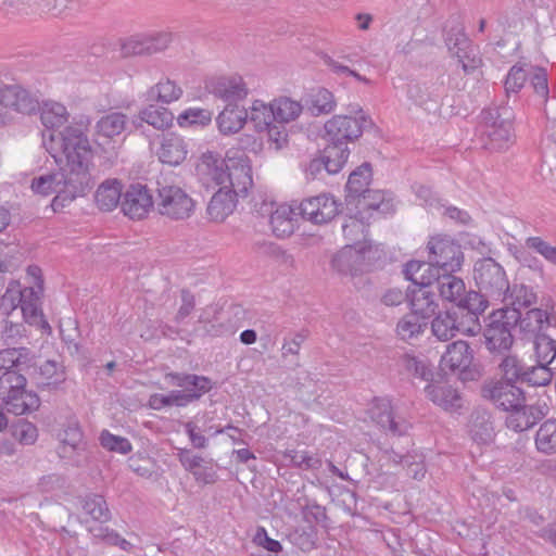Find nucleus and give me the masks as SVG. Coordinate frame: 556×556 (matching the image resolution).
Returning <instances> with one entry per match:
<instances>
[{
    "instance_id": "nucleus-1",
    "label": "nucleus",
    "mask_w": 556,
    "mask_h": 556,
    "mask_svg": "<svg viewBox=\"0 0 556 556\" xmlns=\"http://www.w3.org/2000/svg\"><path fill=\"white\" fill-rule=\"evenodd\" d=\"M90 124L89 116L80 115L58 135L50 134L51 142L58 140L65 164L59 172L34 178L31 189L41 195L56 193L52 201L54 210L84 197L94 186L91 175L93 151L86 135Z\"/></svg>"
},
{
    "instance_id": "nucleus-2",
    "label": "nucleus",
    "mask_w": 556,
    "mask_h": 556,
    "mask_svg": "<svg viewBox=\"0 0 556 556\" xmlns=\"http://www.w3.org/2000/svg\"><path fill=\"white\" fill-rule=\"evenodd\" d=\"M25 387L26 378L17 371L3 372L0 377V400L15 415L33 413L40 406L39 396Z\"/></svg>"
},
{
    "instance_id": "nucleus-3",
    "label": "nucleus",
    "mask_w": 556,
    "mask_h": 556,
    "mask_svg": "<svg viewBox=\"0 0 556 556\" xmlns=\"http://www.w3.org/2000/svg\"><path fill=\"white\" fill-rule=\"evenodd\" d=\"M473 279L481 300L485 298L498 302L501 298L505 296V291H509V282L504 268L491 257L476 262Z\"/></svg>"
},
{
    "instance_id": "nucleus-4",
    "label": "nucleus",
    "mask_w": 556,
    "mask_h": 556,
    "mask_svg": "<svg viewBox=\"0 0 556 556\" xmlns=\"http://www.w3.org/2000/svg\"><path fill=\"white\" fill-rule=\"evenodd\" d=\"M351 113L359 116L334 115L325 123V138L327 142H337L348 146L358 139L365 129L374 126L372 121L366 116L358 105L351 110Z\"/></svg>"
},
{
    "instance_id": "nucleus-5",
    "label": "nucleus",
    "mask_w": 556,
    "mask_h": 556,
    "mask_svg": "<svg viewBox=\"0 0 556 556\" xmlns=\"http://www.w3.org/2000/svg\"><path fill=\"white\" fill-rule=\"evenodd\" d=\"M157 212L172 220L188 219L195 210L194 200L178 186H163L157 190Z\"/></svg>"
},
{
    "instance_id": "nucleus-6",
    "label": "nucleus",
    "mask_w": 556,
    "mask_h": 556,
    "mask_svg": "<svg viewBox=\"0 0 556 556\" xmlns=\"http://www.w3.org/2000/svg\"><path fill=\"white\" fill-rule=\"evenodd\" d=\"M39 109V102L26 89L18 85H5L0 88V124L10 123L11 112L30 115Z\"/></svg>"
},
{
    "instance_id": "nucleus-7",
    "label": "nucleus",
    "mask_w": 556,
    "mask_h": 556,
    "mask_svg": "<svg viewBox=\"0 0 556 556\" xmlns=\"http://www.w3.org/2000/svg\"><path fill=\"white\" fill-rule=\"evenodd\" d=\"M227 189L239 195H247L253 185L252 167L249 156L241 150H229L226 153Z\"/></svg>"
},
{
    "instance_id": "nucleus-8",
    "label": "nucleus",
    "mask_w": 556,
    "mask_h": 556,
    "mask_svg": "<svg viewBox=\"0 0 556 556\" xmlns=\"http://www.w3.org/2000/svg\"><path fill=\"white\" fill-rule=\"evenodd\" d=\"M341 203L329 193L309 197L296 206L299 214L315 225H324L331 222L340 212Z\"/></svg>"
},
{
    "instance_id": "nucleus-9",
    "label": "nucleus",
    "mask_w": 556,
    "mask_h": 556,
    "mask_svg": "<svg viewBox=\"0 0 556 556\" xmlns=\"http://www.w3.org/2000/svg\"><path fill=\"white\" fill-rule=\"evenodd\" d=\"M438 290L442 299L457 303L459 307L466 309H479L481 308V295L475 291L466 292L465 282L463 279L446 274L441 277H437Z\"/></svg>"
},
{
    "instance_id": "nucleus-10",
    "label": "nucleus",
    "mask_w": 556,
    "mask_h": 556,
    "mask_svg": "<svg viewBox=\"0 0 556 556\" xmlns=\"http://www.w3.org/2000/svg\"><path fill=\"white\" fill-rule=\"evenodd\" d=\"M170 42V35L157 33L153 35H134L122 43L124 56L151 55L165 50Z\"/></svg>"
},
{
    "instance_id": "nucleus-11",
    "label": "nucleus",
    "mask_w": 556,
    "mask_h": 556,
    "mask_svg": "<svg viewBox=\"0 0 556 556\" xmlns=\"http://www.w3.org/2000/svg\"><path fill=\"white\" fill-rule=\"evenodd\" d=\"M123 213L131 219H141L153 207L150 190L140 184L130 185L121 202Z\"/></svg>"
},
{
    "instance_id": "nucleus-12",
    "label": "nucleus",
    "mask_w": 556,
    "mask_h": 556,
    "mask_svg": "<svg viewBox=\"0 0 556 556\" xmlns=\"http://www.w3.org/2000/svg\"><path fill=\"white\" fill-rule=\"evenodd\" d=\"M503 318V314L493 315L483 333L486 348L492 353L502 354L508 351L514 343L511 324Z\"/></svg>"
},
{
    "instance_id": "nucleus-13",
    "label": "nucleus",
    "mask_w": 556,
    "mask_h": 556,
    "mask_svg": "<svg viewBox=\"0 0 556 556\" xmlns=\"http://www.w3.org/2000/svg\"><path fill=\"white\" fill-rule=\"evenodd\" d=\"M482 392L484 397L505 412L525 402L522 391L509 381L491 382L483 388Z\"/></svg>"
},
{
    "instance_id": "nucleus-14",
    "label": "nucleus",
    "mask_w": 556,
    "mask_h": 556,
    "mask_svg": "<svg viewBox=\"0 0 556 556\" xmlns=\"http://www.w3.org/2000/svg\"><path fill=\"white\" fill-rule=\"evenodd\" d=\"M155 154L161 163L178 166L188 155V143L184 137L175 132L163 134L159 138Z\"/></svg>"
},
{
    "instance_id": "nucleus-15",
    "label": "nucleus",
    "mask_w": 556,
    "mask_h": 556,
    "mask_svg": "<svg viewBox=\"0 0 556 556\" xmlns=\"http://www.w3.org/2000/svg\"><path fill=\"white\" fill-rule=\"evenodd\" d=\"M369 414L371 419L393 435H403L409 429L404 419H396L392 404L389 400L380 399L372 403Z\"/></svg>"
},
{
    "instance_id": "nucleus-16",
    "label": "nucleus",
    "mask_w": 556,
    "mask_h": 556,
    "mask_svg": "<svg viewBox=\"0 0 556 556\" xmlns=\"http://www.w3.org/2000/svg\"><path fill=\"white\" fill-rule=\"evenodd\" d=\"M470 440L479 445H490L494 442L496 430L492 415L485 410H475L467 424Z\"/></svg>"
},
{
    "instance_id": "nucleus-17",
    "label": "nucleus",
    "mask_w": 556,
    "mask_h": 556,
    "mask_svg": "<svg viewBox=\"0 0 556 556\" xmlns=\"http://www.w3.org/2000/svg\"><path fill=\"white\" fill-rule=\"evenodd\" d=\"M372 252V245H364L356 250L353 245L342 247L332 257L331 265L342 275H355L363 269V261L366 254Z\"/></svg>"
},
{
    "instance_id": "nucleus-18",
    "label": "nucleus",
    "mask_w": 556,
    "mask_h": 556,
    "mask_svg": "<svg viewBox=\"0 0 556 556\" xmlns=\"http://www.w3.org/2000/svg\"><path fill=\"white\" fill-rule=\"evenodd\" d=\"M515 114L509 112L504 113L502 119L504 126L500 125L498 128L481 129V142L484 149L492 152H501L511 144L513 142V121Z\"/></svg>"
},
{
    "instance_id": "nucleus-19",
    "label": "nucleus",
    "mask_w": 556,
    "mask_h": 556,
    "mask_svg": "<svg viewBox=\"0 0 556 556\" xmlns=\"http://www.w3.org/2000/svg\"><path fill=\"white\" fill-rule=\"evenodd\" d=\"M208 89L215 97L227 102V105H237L238 101L248 96L247 85L238 75L219 77L210 84Z\"/></svg>"
},
{
    "instance_id": "nucleus-20",
    "label": "nucleus",
    "mask_w": 556,
    "mask_h": 556,
    "mask_svg": "<svg viewBox=\"0 0 556 556\" xmlns=\"http://www.w3.org/2000/svg\"><path fill=\"white\" fill-rule=\"evenodd\" d=\"M460 245H430V266L441 268L445 273H454L460 269L464 255Z\"/></svg>"
},
{
    "instance_id": "nucleus-21",
    "label": "nucleus",
    "mask_w": 556,
    "mask_h": 556,
    "mask_svg": "<svg viewBox=\"0 0 556 556\" xmlns=\"http://www.w3.org/2000/svg\"><path fill=\"white\" fill-rule=\"evenodd\" d=\"M471 361L472 353L468 343L459 340L447 346L441 357L440 366L443 371H463L470 366Z\"/></svg>"
},
{
    "instance_id": "nucleus-22",
    "label": "nucleus",
    "mask_w": 556,
    "mask_h": 556,
    "mask_svg": "<svg viewBox=\"0 0 556 556\" xmlns=\"http://www.w3.org/2000/svg\"><path fill=\"white\" fill-rule=\"evenodd\" d=\"M295 207L289 204H280L271 212L269 224L271 231L277 239H288L296 227Z\"/></svg>"
},
{
    "instance_id": "nucleus-23",
    "label": "nucleus",
    "mask_w": 556,
    "mask_h": 556,
    "mask_svg": "<svg viewBox=\"0 0 556 556\" xmlns=\"http://www.w3.org/2000/svg\"><path fill=\"white\" fill-rule=\"evenodd\" d=\"M426 396L435 405L447 412H457L463 402L458 391L447 384H428Z\"/></svg>"
},
{
    "instance_id": "nucleus-24",
    "label": "nucleus",
    "mask_w": 556,
    "mask_h": 556,
    "mask_svg": "<svg viewBox=\"0 0 556 556\" xmlns=\"http://www.w3.org/2000/svg\"><path fill=\"white\" fill-rule=\"evenodd\" d=\"M58 437L60 441L58 453L62 458L71 459L85 447L84 435L76 421L70 422Z\"/></svg>"
},
{
    "instance_id": "nucleus-25",
    "label": "nucleus",
    "mask_w": 556,
    "mask_h": 556,
    "mask_svg": "<svg viewBox=\"0 0 556 556\" xmlns=\"http://www.w3.org/2000/svg\"><path fill=\"white\" fill-rule=\"evenodd\" d=\"M237 197L239 194L232 193L227 189V186L220 187L217 192L212 197L207 205V214L211 219L215 222H223L231 214L236 207Z\"/></svg>"
},
{
    "instance_id": "nucleus-26",
    "label": "nucleus",
    "mask_w": 556,
    "mask_h": 556,
    "mask_svg": "<svg viewBox=\"0 0 556 556\" xmlns=\"http://www.w3.org/2000/svg\"><path fill=\"white\" fill-rule=\"evenodd\" d=\"M42 292L36 291L34 287H26L22 290L21 312L26 323L29 325H40L49 327L42 318V313L39 308L40 296Z\"/></svg>"
},
{
    "instance_id": "nucleus-27",
    "label": "nucleus",
    "mask_w": 556,
    "mask_h": 556,
    "mask_svg": "<svg viewBox=\"0 0 556 556\" xmlns=\"http://www.w3.org/2000/svg\"><path fill=\"white\" fill-rule=\"evenodd\" d=\"M182 96V89L175 80L169 78L161 79L147 90V101L170 104L179 100Z\"/></svg>"
},
{
    "instance_id": "nucleus-28",
    "label": "nucleus",
    "mask_w": 556,
    "mask_h": 556,
    "mask_svg": "<svg viewBox=\"0 0 556 556\" xmlns=\"http://www.w3.org/2000/svg\"><path fill=\"white\" fill-rule=\"evenodd\" d=\"M200 399L199 392L186 393L180 390H173L168 394L154 393L150 395L148 405L152 409L161 410L164 407H184Z\"/></svg>"
},
{
    "instance_id": "nucleus-29",
    "label": "nucleus",
    "mask_w": 556,
    "mask_h": 556,
    "mask_svg": "<svg viewBox=\"0 0 556 556\" xmlns=\"http://www.w3.org/2000/svg\"><path fill=\"white\" fill-rule=\"evenodd\" d=\"M534 445L540 454L546 456L556 454V417L540 424L534 435Z\"/></svg>"
},
{
    "instance_id": "nucleus-30",
    "label": "nucleus",
    "mask_w": 556,
    "mask_h": 556,
    "mask_svg": "<svg viewBox=\"0 0 556 556\" xmlns=\"http://www.w3.org/2000/svg\"><path fill=\"white\" fill-rule=\"evenodd\" d=\"M248 111L238 105H226L217 117L219 130L225 134L238 132L247 123Z\"/></svg>"
},
{
    "instance_id": "nucleus-31",
    "label": "nucleus",
    "mask_w": 556,
    "mask_h": 556,
    "mask_svg": "<svg viewBox=\"0 0 556 556\" xmlns=\"http://www.w3.org/2000/svg\"><path fill=\"white\" fill-rule=\"evenodd\" d=\"M122 184L117 179H108L96 191V203L101 211H113L121 201Z\"/></svg>"
},
{
    "instance_id": "nucleus-32",
    "label": "nucleus",
    "mask_w": 556,
    "mask_h": 556,
    "mask_svg": "<svg viewBox=\"0 0 556 556\" xmlns=\"http://www.w3.org/2000/svg\"><path fill=\"white\" fill-rule=\"evenodd\" d=\"M536 301V294L525 285H513L509 286V291H505V296L501 298L498 302L506 306L513 307L515 315L519 314V309L522 307H529Z\"/></svg>"
},
{
    "instance_id": "nucleus-33",
    "label": "nucleus",
    "mask_w": 556,
    "mask_h": 556,
    "mask_svg": "<svg viewBox=\"0 0 556 556\" xmlns=\"http://www.w3.org/2000/svg\"><path fill=\"white\" fill-rule=\"evenodd\" d=\"M534 410L535 408L533 406L526 405L525 402H521L520 405L506 410L507 416L505 422L507 428L515 432L528 430L536 421Z\"/></svg>"
},
{
    "instance_id": "nucleus-34",
    "label": "nucleus",
    "mask_w": 556,
    "mask_h": 556,
    "mask_svg": "<svg viewBox=\"0 0 556 556\" xmlns=\"http://www.w3.org/2000/svg\"><path fill=\"white\" fill-rule=\"evenodd\" d=\"M430 285L416 286L410 291L409 304L412 312L429 318L435 311L434 294L429 289Z\"/></svg>"
},
{
    "instance_id": "nucleus-35",
    "label": "nucleus",
    "mask_w": 556,
    "mask_h": 556,
    "mask_svg": "<svg viewBox=\"0 0 556 556\" xmlns=\"http://www.w3.org/2000/svg\"><path fill=\"white\" fill-rule=\"evenodd\" d=\"M70 113L65 105L59 102H45L40 109V121L42 125L49 130H56L67 127L65 124L68 122Z\"/></svg>"
},
{
    "instance_id": "nucleus-36",
    "label": "nucleus",
    "mask_w": 556,
    "mask_h": 556,
    "mask_svg": "<svg viewBox=\"0 0 556 556\" xmlns=\"http://www.w3.org/2000/svg\"><path fill=\"white\" fill-rule=\"evenodd\" d=\"M370 181L371 165L365 162L350 174L345 186L346 198L356 199L363 197L369 190Z\"/></svg>"
},
{
    "instance_id": "nucleus-37",
    "label": "nucleus",
    "mask_w": 556,
    "mask_h": 556,
    "mask_svg": "<svg viewBox=\"0 0 556 556\" xmlns=\"http://www.w3.org/2000/svg\"><path fill=\"white\" fill-rule=\"evenodd\" d=\"M200 169L203 176L207 179L213 180L216 185L224 187L227 178V162L226 156L224 159L218 157L212 152H207L202 156V163Z\"/></svg>"
},
{
    "instance_id": "nucleus-38",
    "label": "nucleus",
    "mask_w": 556,
    "mask_h": 556,
    "mask_svg": "<svg viewBox=\"0 0 556 556\" xmlns=\"http://www.w3.org/2000/svg\"><path fill=\"white\" fill-rule=\"evenodd\" d=\"M128 118L121 112H111L103 115L96 124V135L99 137L112 139L123 134L126 129Z\"/></svg>"
},
{
    "instance_id": "nucleus-39",
    "label": "nucleus",
    "mask_w": 556,
    "mask_h": 556,
    "mask_svg": "<svg viewBox=\"0 0 556 556\" xmlns=\"http://www.w3.org/2000/svg\"><path fill=\"white\" fill-rule=\"evenodd\" d=\"M166 378L170 379L172 384L181 388L182 392L195 394L199 392L200 397L212 388L210 379L203 376L172 372L168 374Z\"/></svg>"
},
{
    "instance_id": "nucleus-40",
    "label": "nucleus",
    "mask_w": 556,
    "mask_h": 556,
    "mask_svg": "<svg viewBox=\"0 0 556 556\" xmlns=\"http://www.w3.org/2000/svg\"><path fill=\"white\" fill-rule=\"evenodd\" d=\"M426 317L410 312L405 314L396 324V336L403 341L418 338L426 327Z\"/></svg>"
},
{
    "instance_id": "nucleus-41",
    "label": "nucleus",
    "mask_w": 556,
    "mask_h": 556,
    "mask_svg": "<svg viewBox=\"0 0 556 556\" xmlns=\"http://www.w3.org/2000/svg\"><path fill=\"white\" fill-rule=\"evenodd\" d=\"M320 154L326 163V172L333 175L339 173L345 165L350 150L348 146L328 142Z\"/></svg>"
},
{
    "instance_id": "nucleus-42",
    "label": "nucleus",
    "mask_w": 556,
    "mask_h": 556,
    "mask_svg": "<svg viewBox=\"0 0 556 556\" xmlns=\"http://www.w3.org/2000/svg\"><path fill=\"white\" fill-rule=\"evenodd\" d=\"M139 117L141 122L147 123L157 130H164L170 127L174 121V115L168 109L154 104L143 108L139 112Z\"/></svg>"
},
{
    "instance_id": "nucleus-43",
    "label": "nucleus",
    "mask_w": 556,
    "mask_h": 556,
    "mask_svg": "<svg viewBox=\"0 0 556 556\" xmlns=\"http://www.w3.org/2000/svg\"><path fill=\"white\" fill-rule=\"evenodd\" d=\"M445 45L452 55L456 51H464L471 45L465 34V28L458 20L448 21L445 27Z\"/></svg>"
},
{
    "instance_id": "nucleus-44",
    "label": "nucleus",
    "mask_w": 556,
    "mask_h": 556,
    "mask_svg": "<svg viewBox=\"0 0 556 556\" xmlns=\"http://www.w3.org/2000/svg\"><path fill=\"white\" fill-rule=\"evenodd\" d=\"M431 329L440 341H447L458 333V317L450 312L440 313L432 320Z\"/></svg>"
},
{
    "instance_id": "nucleus-45",
    "label": "nucleus",
    "mask_w": 556,
    "mask_h": 556,
    "mask_svg": "<svg viewBox=\"0 0 556 556\" xmlns=\"http://www.w3.org/2000/svg\"><path fill=\"white\" fill-rule=\"evenodd\" d=\"M38 380L42 386L58 388L66 380L63 364L55 361H46L39 366Z\"/></svg>"
},
{
    "instance_id": "nucleus-46",
    "label": "nucleus",
    "mask_w": 556,
    "mask_h": 556,
    "mask_svg": "<svg viewBox=\"0 0 556 556\" xmlns=\"http://www.w3.org/2000/svg\"><path fill=\"white\" fill-rule=\"evenodd\" d=\"M342 232L350 243H371L369 239V225L356 216L348 217L342 225Z\"/></svg>"
},
{
    "instance_id": "nucleus-47",
    "label": "nucleus",
    "mask_w": 556,
    "mask_h": 556,
    "mask_svg": "<svg viewBox=\"0 0 556 556\" xmlns=\"http://www.w3.org/2000/svg\"><path fill=\"white\" fill-rule=\"evenodd\" d=\"M273 109L276 122L283 124L298 118L303 108L298 101L287 97H280L273 101Z\"/></svg>"
},
{
    "instance_id": "nucleus-48",
    "label": "nucleus",
    "mask_w": 556,
    "mask_h": 556,
    "mask_svg": "<svg viewBox=\"0 0 556 556\" xmlns=\"http://www.w3.org/2000/svg\"><path fill=\"white\" fill-rule=\"evenodd\" d=\"M248 117L254 124L256 130H265V128H268L270 124L276 122L273 102L270 104H266L261 100H255L252 103V106L250 108V113H248Z\"/></svg>"
},
{
    "instance_id": "nucleus-49",
    "label": "nucleus",
    "mask_w": 556,
    "mask_h": 556,
    "mask_svg": "<svg viewBox=\"0 0 556 556\" xmlns=\"http://www.w3.org/2000/svg\"><path fill=\"white\" fill-rule=\"evenodd\" d=\"M435 268H431L430 263H420L410 261L405 266V276L408 280L414 282L415 286L431 285L435 278Z\"/></svg>"
},
{
    "instance_id": "nucleus-50",
    "label": "nucleus",
    "mask_w": 556,
    "mask_h": 556,
    "mask_svg": "<svg viewBox=\"0 0 556 556\" xmlns=\"http://www.w3.org/2000/svg\"><path fill=\"white\" fill-rule=\"evenodd\" d=\"M515 320L520 319V328L525 332L538 333L548 324V314L540 308L529 309L523 317L519 314L511 316Z\"/></svg>"
},
{
    "instance_id": "nucleus-51",
    "label": "nucleus",
    "mask_w": 556,
    "mask_h": 556,
    "mask_svg": "<svg viewBox=\"0 0 556 556\" xmlns=\"http://www.w3.org/2000/svg\"><path fill=\"white\" fill-rule=\"evenodd\" d=\"M83 509L85 514L96 521L106 522L111 519L106 501L101 495L92 494L86 496L83 503Z\"/></svg>"
},
{
    "instance_id": "nucleus-52",
    "label": "nucleus",
    "mask_w": 556,
    "mask_h": 556,
    "mask_svg": "<svg viewBox=\"0 0 556 556\" xmlns=\"http://www.w3.org/2000/svg\"><path fill=\"white\" fill-rule=\"evenodd\" d=\"M336 108V100L332 92L326 88H319L311 97L309 111L313 115L329 114Z\"/></svg>"
},
{
    "instance_id": "nucleus-53",
    "label": "nucleus",
    "mask_w": 556,
    "mask_h": 556,
    "mask_svg": "<svg viewBox=\"0 0 556 556\" xmlns=\"http://www.w3.org/2000/svg\"><path fill=\"white\" fill-rule=\"evenodd\" d=\"M402 365L408 372L422 380L432 379V367L425 357L406 354L402 357Z\"/></svg>"
},
{
    "instance_id": "nucleus-54",
    "label": "nucleus",
    "mask_w": 556,
    "mask_h": 556,
    "mask_svg": "<svg viewBox=\"0 0 556 556\" xmlns=\"http://www.w3.org/2000/svg\"><path fill=\"white\" fill-rule=\"evenodd\" d=\"M531 72H528L526 65L515 64L510 67L504 88L507 96L510 93H518L525 86L527 79L530 77Z\"/></svg>"
},
{
    "instance_id": "nucleus-55",
    "label": "nucleus",
    "mask_w": 556,
    "mask_h": 556,
    "mask_svg": "<svg viewBox=\"0 0 556 556\" xmlns=\"http://www.w3.org/2000/svg\"><path fill=\"white\" fill-rule=\"evenodd\" d=\"M538 364H551L556 357V341L545 334H538L534 341Z\"/></svg>"
},
{
    "instance_id": "nucleus-56",
    "label": "nucleus",
    "mask_w": 556,
    "mask_h": 556,
    "mask_svg": "<svg viewBox=\"0 0 556 556\" xmlns=\"http://www.w3.org/2000/svg\"><path fill=\"white\" fill-rule=\"evenodd\" d=\"M27 349H5L0 351V370L4 372L13 371L15 367H20L28 361Z\"/></svg>"
},
{
    "instance_id": "nucleus-57",
    "label": "nucleus",
    "mask_w": 556,
    "mask_h": 556,
    "mask_svg": "<svg viewBox=\"0 0 556 556\" xmlns=\"http://www.w3.org/2000/svg\"><path fill=\"white\" fill-rule=\"evenodd\" d=\"M485 300L481 302V308L467 309L462 314L460 320H458V332L465 336H476L479 333L481 326L478 319V313L484 312L486 308Z\"/></svg>"
},
{
    "instance_id": "nucleus-58",
    "label": "nucleus",
    "mask_w": 556,
    "mask_h": 556,
    "mask_svg": "<svg viewBox=\"0 0 556 556\" xmlns=\"http://www.w3.org/2000/svg\"><path fill=\"white\" fill-rule=\"evenodd\" d=\"M530 85L534 93L540 98L542 104H546L549 98V88L546 70L543 67H530Z\"/></svg>"
},
{
    "instance_id": "nucleus-59",
    "label": "nucleus",
    "mask_w": 556,
    "mask_h": 556,
    "mask_svg": "<svg viewBox=\"0 0 556 556\" xmlns=\"http://www.w3.org/2000/svg\"><path fill=\"white\" fill-rule=\"evenodd\" d=\"M509 112L514 114V110L508 105H494L484 109L481 112V129L498 128L500 125L504 126L502 117L504 113Z\"/></svg>"
},
{
    "instance_id": "nucleus-60",
    "label": "nucleus",
    "mask_w": 556,
    "mask_h": 556,
    "mask_svg": "<svg viewBox=\"0 0 556 556\" xmlns=\"http://www.w3.org/2000/svg\"><path fill=\"white\" fill-rule=\"evenodd\" d=\"M553 379V372L546 365L538 364L526 368L521 381L527 382L533 387H541L548 384Z\"/></svg>"
},
{
    "instance_id": "nucleus-61",
    "label": "nucleus",
    "mask_w": 556,
    "mask_h": 556,
    "mask_svg": "<svg viewBox=\"0 0 556 556\" xmlns=\"http://www.w3.org/2000/svg\"><path fill=\"white\" fill-rule=\"evenodd\" d=\"M101 445L111 452L119 454H128L132 446L128 439L111 433L109 430H103L100 434Z\"/></svg>"
},
{
    "instance_id": "nucleus-62",
    "label": "nucleus",
    "mask_w": 556,
    "mask_h": 556,
    "mask_svg": "<svg viewBox=\"0 0 556 556\" xmlns=\"http://www.w3.org/2000/svg\"><path fill=\"white\" fill-rule=\"evenodd\" d=\"M13 437L22 444H34L38 439V430L35 425L27 420H18L12 430Z\"/></svg>"
},
{
    "instance_id": "nucleus-63",
    "label": "nucleus",
    "mask_w": 556,
    "mask_h": 556,
    "mask_svg": "<svg viewBox=\"0 0 556 556\" xmlns=\"http://www.w3.org/2000/svg\"><path fill=\"white\" fill-rule=\"evenodd\" d=\"M500 367L505 378L504 381L509 382L521 380L526 371L520 361L514 355L506 356L500 364Z\"/></svg>"
},
{
    "instance_id": "nucleus-64",
    "label": "nucleus",
    "mask_w": 556,
    "mask_h": 556,
    "mask_svg": "<svg viewBox=\"0 0 556 556\" xmlns=\"http://www.w3.org/2000/svg\"><path fill=\"white\" fill-rule=\"evenodd\" d=\"M290 462L301 469H317L321 466V460L318 457L311 455L306 451H288L285 455Z\"/></svg>"
}]
</instances>
